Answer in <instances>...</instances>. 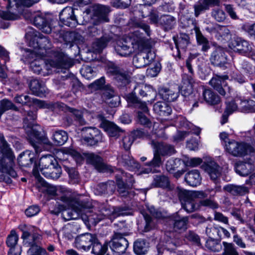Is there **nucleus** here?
Masks as SVG:
<instances>
[{
  "label": "nucleus",
  "instance_id": "72a5a7b5",
  "mask_svg": "<svg viewBox=\"0 0 255 255\" xmlns=\"http://www.w3.org/2000/svg\"><path fill=\"white\" fill-rule=\"evenodd\" d=\"M219 0H200L199 3L195 5V14L197 17L202 11L209 9L210 6L219 5Z\"/></svg>",
  "mask_w": 255,
  "mask_h": 255
},
{
  "label": "nucleus",
  "instance_id": "6e6552de",
  "mask_svg": "<svg viewBox=\"0 0 255 255\" xmlns=\"http://www.w3.org/2000/svg\"><path fill=\"white\" fill-rule=\"evenodd\" d=\"M165 235L164 241L160 242L157 246V255H185L182 252H173L181 244V241L174 236V233L167 232Z\"/></svg>",
  "mask_w": 255,
  "mask_h": 255
},
{
  "label": "nucleus",
  "instance_id": "f3484780",
  "mask_svg": "<svg viewBox=\"0 0 255 255\" xmlns=\"http://www.w3.org/2000/svg\"><path fill=\"white\" fill-rule=\"evenodd\" d=\"M107 73L115 76V78L119 83V86H124L130 83V77L129 75L122 73L115 64L109 62L106 66Z\"/></svg>",
  "mask_w": 255,
  "mask_h": 255
},
{
  "label": "nucleus",
  "instance_id": "6ab92c4d",
  "mask_svg": "<svg viewBox=\"0 0 255 255\" xmlns=\"http://www.w3.org/2000/svg\"><path fill=\"white\" fill-rule=\"evenodd\" d=\"M15 101L19 104L23 105H28L31 106V104L37 106L39 108H45L51 110H53L54 105L51 103H46L44 101L39 100L37 99H31L27 95H19L15 97Z\"/></svg>",
  "mask_w": 255,
  "mask_h": 255
},
{
  "label": "nucleus",
  "instance_id": "ea45409f",
  "mask_svg": "<svg viewBox=\"0 0 255 255\" xmlns=\"http://www.w3.org/2000/svg\"><path fill=\"white\" fill-rule=\"evenodd\" d=\"M237 102L240 103V111L244 113H255V101L237 98Z\"/></svg>",
  "mask_w": 255,
  "mask_h": 255
},
{
  "label": "nucleus",
  "instance_id": "4c0bfd02",
  "mask_svg": "<svg viewBox=\"0 0 255 255\" xmlns=\"http://www.w3.org/2000/svg\"><path fill=\"white\" fill-rule=\"evenodd\" d=\"M29 88L32 93L37 96L42 97L46 92V88L44 84L40 83L37 79L31 81Z\"/></svg>",
  "mask_w": 255,
  "mask_h": 255
},
{
  "label": "nucleus",
  "instance_id": "2eb2a0df",
  "mask_svg": "<svg viewBox=\"0 0 255 255\" xmlns=\"http://www.w3.org/2000/svg\"><path fill=\"white\" fill-rule=\"evenodd\" d=\"M137 31L138 30H137ZM136 30L129 33L128 36H124L118 42V44L115 49L118 54L122 56H127L129 55L132 52H136L133 50L130 38V36Z\"/></svg>",
  "mask_w": 255,
  "mask_h": 255
},
{
  "label": "nucleus",
  "instance_id": "603ef678",
  "mask_svg": "<svg viewBox=\"0 0 255 255\" xmlns=\"http://www.w3.org/2000/svg\"><path fill=\"white\" fill-rule=\"evenodd\" d=\"M93 249L92 253L96 255H104L107 250V245H104L102 246L96 238L94 237V241L93 242Z\"/></svg>",
  "mask_w": 255,
  "mask_h": 255
},
{
  "label": "nucleus",
  "instance_id": "e2e57ef3",
  "mask_svg": "<svg viewBox=\"0 0 255 255\" xmlns=\"http://www.w3.org/2000/svg\"><path fill=\"white\" fill-rule=\"evenodd\" d=\"M153 184L156 187H167L169 185L168 178L165 176H156Z\"/></svg>",
  "mask_w": 255,
  "mask_h": 255
},
{
  "label": "nucleus",
  "instance_id": "09e8293b",
  "mask_svg": "<svg viewBox=\"0 0 255 255\" xmlns=\"http://www.w3.org/2000/svg\"><path fill=\"white\" fill-rule=\"evenodd\" d=\"M53 139L55 144L62 145L67 140L68 135L63 130L56 131L53 134Z\"/></svg>",
  "mask_w": 255,
  "mask_h": 255
},
{
  "label": "nucleus",
  "instance_id": "5701e85b",
  "mask_svg": "<svg viewBox=\"0 0 255 255\" xmlns=\"http://www.w3.org/2000/svg\"><path fill=\"white\" fill-rule=\"evenodd\" d=\"M28 129L27 130V135L31 144L35 148L38 147L37 143L40 144L43 143L44 144H49L50 141L46 138H43L40 136L39 132L37 130L36 127L33 125L30 124L27 125Z\"/></svg>",
  "mask_w": 255,
  "mask_h": 255
},
{
  "label": "nucleus",
  "instance_id": "7ed1b4c3",
  "mask_svg": "<svg viewBox=\"0 0 255 255\" xmlns=\"http://www.w3.org/2000/svg\"><path fill=\"white\" fill-rule=\"evenodd\" d=\"M48 57L40 56L36 53L32 52L30 50H24L23 54V60L25 63L30 64V67L34 73L42 74L45 76L53 72H58L60 69H67L64 67H52L49 66V70L46 68L45 59Z\"/></svg>",
  "mask_w": 255,
  "mask_h": 255
},
{
  "label": "nucleus",
  "instance_id": "9d476101",
  "mask_svg": "<svg viewBox=\"0 0 255 255\" xmlns=\"http://www.w3.org/2000/svg\"><path fill=\"white\" fill-rule=\"evenodd\" d=\"M225 150L230 154L235 157H243L253 152V148H251L250 142L229 140L224 144Z\"/></svg>",
  "mask_w": 255,
  "mask_h": 255
},
{
  "label": "nucleus",
  "instance_id": "dca6fc26",
  "mask_svg": "<svg viewBox=\"0 0 255 255\" xmlns=\"http://www.w3.org/2000/svg\"><path fill=\"white\" fill-rule=\"evenodd\" d=\"M186 67L191 75L184 74L182 77V84L180 87L181 93L184 96L189 95L192 91L193 83L194 82L192 74L193 70L192 68L190 60L188 59L186 62Z\"/></svg>",
  "mask_w": 255,
  "mask_h": 255
},
{
  "label": "nucleus",
  "instance_id": "bf43d9fd",
  "mask_svg": "<svg viewBox=\"0 0 255 255\" xmlns=\"http://www.w3.org/2000/svg\"><path fill=\"white\" fill-rule=\"evenodd\" d=\"M66 171L69 175L70 178L69 182L71 184H77L79 183V176L78 171L74 168H66Z\"/></svg>",
  "mask_w": 255,
  "mask_h": 255
},
{
  "label": "nucleus",
  "instance_id": "4be33fe9",
  "mask_svg": "<svg viewBox=\"0 0 255 255\" xmlns=\"http://www.w3.org/2000/svg\"><path fill=\"white\" fill-rule=\"evenodd\" d=\"M228 79V76L226 75L220 76L215 75L210 81V85L216 90H217L221 95L224 96L226 94V91L228 89L230 92V88L228 87L226 80Z\"/></svg>",
  "mask_w": 255,
  "mask_h": 255
},
{
  "label": "nucleus",
  "instance_id": "0eeeda50",
  "mask_svg": "<svg viewBox=\"0 0 255 255\" xmlns=\"http://www.w3.org/2000/svg\"><path fill=\"white\" fill-rule=\"evenodd\" d=\"M1 151H0V173L9 175L13 178L17 176L13 169L14 156L6 142L1 140Z\"/></svg>",
  "mask_w": 255,
  "mask_h": 255
},
{
  "label": "nucleus",
  "instance_id": "6e6d98bb",
  "mask_svg": "<svg viewBox=\"0 0 255 255\" xmlns=\"http://www.w3.org/2000/svg\"><path fill=\"white\" fill-rule=\"evenodd\" d=\"M121 136H122V140L120 143L121 145H122L126 150L129 149L134 140L133 135H132L131 133H125L123 132V134Z\"/></svg>",
  "mask_w": 255,
  "mask_h": 255
},
{
  "label": "nucleus",
  "instance_id": "c9c22d12",
  "mask_svg": "<svg viewBox=\"0 0 255 255\" xmlns=\"http://www.w3.org/2000/svg\"><path fill=\"white\" fill-rule=\"evenodd\" d=\"M254 165L250 162L239 161L235 166L236 172L242 176L248 175L253 170Z\"/></svg>",
  "mask_w": 255,
  "mask_h": 255
},
{
  "label": "nucleus",
  "instance_id": "a878e982",
  "mask_svg": "<svg viewBox=\"0 0 255 255\" xmlns=\"http://www.w3.org/2000/svg\"><path fill=\"white\" fill-rule=\"evenodd\" d=\"M84 155L87 158L88 161L93 165L99 171L102 172L113 171L112 167L104 163L100 156L93 153L84 154Z\"/></svg>",
  "mask_w": 255,
  "mask_h": 255
},
{
  "label": "nucleus",
  "instance_id": "a18cd8bd",
  "mask_svg": "<svg viewBox=\"0 0 255 255\" xmlns=\"http://www.w3.org/2000/svg\"><path fill=\"white\" fill-rule=\"evenodd\" d=\"M52 170V167H47V168H40L39 171L38 170L36 166H35L33 169V174L34 176L37 179V180L41 182V184L43 186L45 185V183L44 180L40 177L39 172L43 175L45 177L49 178L50 174Z\"/></svg>",
  "mask_w": 255,
  "mask_h": 255
},
{
  "label": "nucleus",
  "instance_id": "de8ad7c7",
  "mask_svg": "<svg viewBox=\"0 0 255 255\" xmlns=\"http://www.w3.org/2000/svg\"><path fill=\"white\" fill-rule=\"evenodd\" d=\"M133 250L137 255H144L148 251V245L143 240H137L134 243Z\"/></svg>",
  "mask_w": 255,
  "mask_h": 255
},
{
  "label": "nucleus",
  "instance_id": "8fccbe9b",
  "mask_svg": "<svg viewBox=\"0 0 255 255\" xmlns=\"http://www.w3.org/2000/svg\"><path fill=\"white\" fill-rule=\"evenodd\" d=\"M194 30L198 43L202 46V50L203 51H207L210 47L208 40L202 35L198 27H195Z\"/></svg>",
  "mask_w": 255,
  "mask_h": 255
},
{
  "label": "nucleus",
  "instance_id": "13d9d810",
  "mask_svg": "<svg viewBox=\"0 0 255 255\" xmlns=\"http://www.w3.org/2000/svg\"><path fill=\"white\" fill-rule=\"evenodd\" d=\"M182 162L186 166L196 167L202 163V160L199 157L190 158L185 156L183 159Z\"/></svg>",
  "mask_w": 255,
  "mask_h": 255
},
{
  "label": "nucleus",
  "instance_id": "69168bd1",
  "mask_svg": "<svg viewBox=\"0 0 255 255\" xmlns=\"http://www.w3.org/2000/svg\"><path fill=\"white\" fill-rule=\"evenodd\" d=\"M206 247L210 251L218 252L221 249V246L215 239L209 238L206 243Z\"/></svg>",
  "mask_w": 255,
  "mask_h": 255
},
{
  "label": "nucleus",
  "instance_id": "338daca9",
  "mask_svg": "<svg viewBox=\"0 0 255 255\" xmlns=\"http://www.w3.org/2000/svg\"><path fill=\"white\" fill-rule=\"evenodd\" d=\"M212 15L218 22L223 21L226 17V13L224 10L219 8H216L213 10Z\"/></svg>",
  "mask_w": 255,
  "mask_h": 255
},
{
  "label": "nucleus",
  "instance_id": "39448f33",
  "mask_svg": "<svg viewBox=\"0 0 255 255\" xmlns=\"http://www.w3.org/2000/svg\"><path fill=\"white\" fill-rule=\"evenodd\" d=\"M130 38L134 51L144 55L146 62L149 64L155 58V53L150 41L139 31H135Z\"/></svg>",
  "mask_w": 255,
  "mask_h": 255
},
{
  "label": "nucleus",
  "instance_id": "7c9ffc66",
  "mask_svg": "<svg viewBox=\"0 0 255 255\" xmlns=\"http://www.w3.org/2000/svg\"><path fill=\"white\" fill-rule=\"evenodd\" d=\"M111 37L107 34L99 38H96L92 45V50L94 53H101L110 41Z\"/></svg>",
  "mask_w": 255,
  "mask_h": 255
},
{
  "label": "nucleus",
  "instance_id": "f03ea898",
  "mask_svg": "<svg viewBox=\"0 0 255 255\" xmlns=\"http://www.w3.org/2000/svg\"><path fill=\"white\" fill-rule=\"evenodd\" d=\"M22 232L23 244L30 247L27 251L28 255H48L45 249L40 248L38 243L41 239V231L31 225H21L19 226Z\"/></svg>",
  "mask_w": 255,
  "mask_h": 255
},
{
  "label": "nucleus",
  "instance_id": "58836bf2",
  "mask_svg": "<svg viewBox=\"0 0 255 255\" xmlns=\"http://www.w3.org/2000/svg\"><path fill=\"white\" fill-rule=\"evenodd\" d=\"M224 190L233 195H243L249 192V189L244 185L228 184L223 188Z\"/></svg>",
  "mask_w": 255,
  "mask_h": 255
},
{
  "label": "nucleus",
  "instance_id": "bb28decb",
  "mask_svg": "<svg viewBox=\"0 0 255 255\" xmlns=\"http://www.w3.org/2000/svg\"><path fill=\"white\" fill-rule=\"evenodd\" d=\"M202 168L214 181L217 180L221 175V167L213 160H210L205 162L202 165Z\"/></svg>",
  "mask_w": 255,
  "mask_h": 255
},
{
  "label": "nucleus",
  "instance_id": "4d7b16f0",
  "mask_svg": "<svg viewBox=\"0 0 255 255\" xmlns=\"http://www.w3.org/2000/svg\"><path fill=\"white\" fill-rule=\"evenodd\" d=\"M237 98H240L237 97L234 100L226 103V113L231 115L236 111H240V103L237 102Z\"/></svg>",
  "mask_w": 255,
  "mask_h": 255
},
{
  "label": "nucleus",
  "instance_id": "0e129e2a",
  "mask_svg": "<svg viewBox=\"0 0 255 255\" xmlns=\"http://www.w3.org/2000/svg\"><path fill=\"white\" fill-rule=\"evenodd\" d=\"M219 228L220 227H216L212 225H210L207 227L206 233L209 237V238L214 239L217 237L219 238Z\"/></svg>",
  "mask_w": 255,
  "mask_h": 255
},
{
  "label": "nucleus",
  "instance_id": "f257e3e1",
  "mask_svg": "<svg viewBox=\"0 0 255 255\" xmlns=\"http://www.w3.org/2000/svg\"><path fill=\"white\" fill-rule=\"evenodd\" d=\"M33 39H30L29 46L33 49H27L32 52L40 56L48 57L45 59L46 68L49 70V66L52 67L69 68L73 65L72 59L69 57L61 50H51V42L47 37L40 35L37 36V32L34 33Z\"/></svg>",
  "mask_w": 255,
  "mask_h": 255
},
{
  "label": "nucleus",
  "instance_id": "1a4fd4ad",
  "mask_svg": "<svg viewBox=\"0 0 255 255\" xmlns=\"http://www.w3.org/2000/svg\"><path fill=\"white\" fill-rule=\"evenodd\" d=\"M46 187L47 193L50 196H55L61 194L60 200L63 202V204L59 205L58 211L54 212L55 213L66 210L67 206L68 208L72 206L73 203L75 202V201L72 199L71 191L66 187L63 186H54L48 185L46 186Z\"/></svg>",
  "mask_w": 255,
  "mask_h": 255
},
{
  "label": "nucleus",
  "instance_id": "cd10ccee",
  "mask_svg": "<svg viewBox=\"0 0 255 255\" xmlns=\"http://www.w3.org/2000/svg\"><path fill=\"white\" fill-rule=\"evenodd\" d=\"M92 10L93 13L92 19L94 20H97L99 21L105 22L108 21L107 15L110 11L108 7L103 5L96 4L92 7Z\"/></svg>",
  "mask_w": 255,
  "mask_h": 255
},
{
  "label": "nucleus",
  "instance_id": "37998d69",
  "mask_svg": "<svg viewBox=\"0 0 255 255\" xmlns=\"http://www.w3.org/2000/svg\"><path fill=\"white\" fill-rule=\"evenodd\" d=\"M70 155L75 160L77 163H80L83 160V156L78 152L70 148H63L58 151L57 155L60 157L62 155Z\"/></svg>",
  "mask_w": 255,
  "mask_h": 255
},
{
  "label": "nucleus",
  "instance_id": "f704fd0d",
  "mask_svg": "<svg viewBox=\"0 0 255 255\" xmlns=\"http://www.w3.org/2000/svg\"><path fill=\"white\" fill-rule=\"evenodd\" d=\"M178 88H162L160 91V95L162 99L167 102H171L177 99L179 96ZM180 91L181 92L180 90Z\"/></svg>",
  "mask_w": 255,
  "mask_h": 255
},
{
  "label": "nucleus",
  "instance_id": "5fc2aeb1",
  "mask_svg": "<svg viewBox=\"0 0 255 255\" xmlns=\"http://www.w3.org/2000/svg\"><path fill=\"white\" fill-rule=\"evenodd\" d=\"M176 193L178 196L181 203L193 198V192L177 187Z\"/></svg>",
  "mask_w": 255,
  "mask_h": 255
},
{
  "label": "nucleus",
  "instance_id": "aec40b11",
  "mask_svg": "<svg viewBox=\"0 0 255 255\" xmlns=\"http://www.w3.org/2000/svg\"><path fill=\"white\" fill-rule=\"evenodd\" d=\"M72 199L75 201L73 203L72 206L68 208L66 207L65 212L68 215L67 220L76 219L78 218L80 215L86 213L87 206L83 202L78 201L73 198ZM89 208V206H88Z\"/></svg>",
  "mask_w": 255,
  "mask_h": 255
},
{
  "label": "nucleus",
  "instance_id": "052dcab7",
  "mask_svg": "<svg viewBox=\"0 0 255 255\" xmlns=\"http://www.w3.org/2000/svg\"><path fill=\"white\" fill-rule=\"evenodd\" d=\"M181 160L179 158H171L167 160L166 163V170L172 172L177 168L181 164Z\"/></svg>",
  "mask_w": 255,
  "mask_h": 255
},
{
  "label": "nucleus",
  "instance_id": "79ce46f5",
  "mask_svg": "<svg viewBox=\"0 0 255 255\" xmlns=\"http://www.w3.org/2000/svg\"><path fill=\"white\" fill-rule=\"evenodd\" d=\"M64 41L66 43H75L80 44L83 42V36L75 31L66 32L63 37Z\"/></svg>",
  "mask_w": 255,
  "mask_h": 255
},
{
  "label": "nucleus",
  "instance_id": "f8f14e48",
  "mask_svg": "<svg viewBox=\"0 0 255 255\" xmlns=\"http://www.w3.org/2000/svg\"><path fill=\"white\" fill-rule=\"evenodd\" d=\"M125 234L115 233L112 241L110 243V246L113 252L117 255H121L126 253L128 246V241L124 237Z\"/></svg>",
  "mask_w": 255,
  "mask_h": 255
},
{
  "label": "nucleus",
  "instance_id": "2f4dec72",
  "mask_svg": "<svg viewBox=\"0 0 255 255\" xmlns=\"http://www.w3.org/2000/svg\"><path fill=\"white\" fill-rule=\"evenodd\" d=\"M210 60L215 66L222 67L227 63V58L224 50L218 48L212 54Z\"/></svg>",
  "mask_w": 255,
  "mask_h": 255
},
{
  "label": "nucleus",
  "instance_id": "a19ab883",
  "mask_svg": "<svg viewBox=\"0 0 255 255\" xmlns=\"http://www.w3.org/2000/svg\"><path fill=\"white\" fill-rule=\"evenodd\" d=\"M153 110L155 113L161 116H167L172 111L171 107L167 103L161 102H157L154 105Z\"/></svg>",
  "mask_w": 255,
  "mask_h": 255
},
{
  "label": "nucleus",
  "instance_id": "680f3d73",
  "mask_svg": "<svg viewBox=\"0 0 255 255\" xmlns=\"http://www.w3.org/2000/svg\"><path fill=\"white\" fill-rule=\"evenodd\" d=\"M133 64L137 68H140L148 65L144 59V55L141 53L133 57Z\"/></svg>",
  "mask_w": 255,
  "mask_h": 255
},
{
  "label": "nucleus",
  "instance_id": "c03bdc74",
  "mask_svg": "<svg viewBox=\"0 0 255 255\" xmlns=\"http://www.w3.org/2000/svg\"><path fill=\"white\" fill-rule=\"evenodd\" d=\"M203 97L206 102L210 105H215L220 102V97L210 89H206L203 91Z\"/></svg>",
  "mask_w": 255,
  "mask_h": 255
},
{
  "label": "nucleus",
  "instance_id": "e433bc0d",
  "mask_svg": "<svg viewBox=\"0 0 255 255\" xmlns=\"http://www.w3.org/2000/svg\"><path fill=\"white\" fill-rule=\"evenodd\" d=\"M185 180L190 186L195 187L200 184L201 177L198 170H192L185 175Z\"/></svg>",
  "mask_w": 255,
  "mask_h": 255
},
{
  "label": "nucleus",
  "instance_id": "9b49d317",
  "mask_svg": "<svg viewBox=\"0 0 255 255\" xmlns=\"http://www.w3.org/2000/svg\"><path fill=\"white\" fill-rule=\"evenodd\" d=\"M99 215L93 214L87 215V220L92 224H96L105 217L108 218L112 222L115 218L125 214L123 209L120 207L107 206L103 207Z\"/></svg>",
  "mask_w": 255,
  "mask_h": 255
},
{
  "label": "nucleus",
  "instance_id": "ddd939ff",
  "mask_svg": "<svg viewBox=\"0 0 255 255\" xmlns=\"http://www.w3.org/2000/svg\"><path fill=\"white\" fill-rule=\"evenodd\" d=\"M82 142L88 145H94L102 139L100 131L95 128L85 127L82 128Z\"/></svg>",
  "mask_w": 255,
  "mask_h": 255
},
{
  "label": "nucleus",
  "instance_id": "393cba45",
  "mask_svg": "<svg viewBox=\"0 0 255 255\" xmlns=\"http://www.w3.org/2000/svg\"><path fill=\"white\" fill-rule=\"evenodd\" d=\"M132 84L134 85V91L140 96L142 97L147 96L152 97L150 100L147 101L148 103L151 104L154 101L156 96V92L151 86L143 84H136L134 83Z\"/></svg>",
  "mask_w": 255,
  "mask_h": 255
},
{
  "label": "nucleus",
  "instance_id": "412c9836",
  "mask_svg": "<svg viewBox=\"0 0 255 255\" xmlns=\"http://www.w3.org/2000/svg\"><path fill=\"white\" fill-rule=\"evenodd\" d=\"M95 235L90 233L81 234L75 240V247L78 250L88 251L94 241Z\"/></svg>",
  "mask_w": 255,
  "mask_h": 255
},
{
  "label": "nucleus",
  "instance_id": "c85d7f7f",
  "mask_svg": "<svg viewBox=\"0 0 255 255\" xmlns=\"http://www.w3.org/2000/svg\"><path fill=\"white\" fill-rule=\"evenodd\" d=\"M101 127L107 132L111 137L117 138L123 134V131H121L116 125L103 118L101 119Z\"/></svg>",
  "mask_w": 255,
  "mask_h": 255
},
{
  "label": "nucleus",
  "instance_id": "b1692460",
  "mask_svg": "<svg viewBox=\"0 0 255 255\" xmlns=\"http://www.w3.org/2000/svg\"><path fill=\"white\" fill-rule=\"evenodd\" d=\"M206 30L216 37L219 40H227L230 38L231 33L227 26L215 24L212 27H207Z\"/></svg>",
  "mask_w": 255,
  "mask_h": 255
},
{
  "label": "nucleus",
  "instance_id": "49530a36",
  "mask_svg": "<svg viewBox=\"0 0 255 255\" xmlns=\"http://www.w3.org/2000/svg\"><path fill=\"white\" fill-rule=\"evenodd\" d=\"M188 219L187 217L180 218L175 217L174 222V230L175 232H182L187 229Z\"/></svg>",
  "mask_w": 255,
  "mask_h": 255
},
{
  "label": "nucleus",
  "instance_id": "a211bd4d",
  "mask_svg": "<svg viewBox=\"0 0 255 255\" xmlns=\"http://www.w3.org/2000/svg\"><path fill=\"white\" fill-rule=\"evenodd\" d=\"M59 18L64 25L69 27H74L79 24L74 9L70 6L63 9L60 13Z\"/></svg>",
  "mask_w": 255,
  "mask_h": 255
},
{
  "label": "nucleus",
  "instance_id": "774afa93",
  "mask_svg": "<svg viewBox=\"0 0 255 255\" xmlns=\"http://www.w3.org/2000/svg\"><path fill=\"white\" fill-rule=\"evenodd\" d=\"M223 245L224 247L223 255H239L233 244L224 242Z\"/></svg>",
  "mask_w": 255,
  "mask_h": 255
},
{
  "label": "nucleus",
  "instance_id": "423d86ee",
  "mask_svg": "<svg viewBox=\"0 0 255 255\" xmlns=\"http://www.w3.org/2000/svg\"><path fill=\"white\" fill-rule=\"evenodd\" d=\"M151 145L154 149V157L152 160L147 164V168L143 170L142 173H149L150 172H156V167H159L161 164V159L160 155L171 154L174 152L173 147L170 145L164 144L158 141L152 140Z\"/></svg>",
  "mask_w": 255,
  "mask_h": 255
},
{
  "label": "nucleus",
  "instance_id": "20e7f679",
  "mask_svg": "<svg viewBox=\"0 0 255 255\" xmlns=\"http://www.w3.org/2000/svg\"><path fill=\"white\" fill-rule=\"evenodd\" d=\"M40 0H0L1 7L6 8L8 11L0 10V17L3 19L15 20L19 14L22 13V6L29 7L39 1Z\"/></svg>",
  "mask_w": 255,
  "mask_h": 255
},
{
  "label": "nucleus",
  "instance_id": "c756f323",
  "mask_svg": "<svg viewBox=\"0 0 255 255\" xmlns=\"http://www.w3.org/2000/svg\"><path fill=\"white\" fill-rule=\"evenodd\" d=\"M35 26L41 29L43 32L49 33L52 28L49 22L44 16L37 12L32 22Z\"/></svg>",
  "mask_w": 255,
  "mask_h": 255
},
{
  "label": "nucleus",
  "instance_id": "473e14b6",
  "mask_svg": "<svg viewBox=\"0 0 255 255\" xmlns=\"http://www.w3.org/2000/svg\"><path fill=\"white\" fill-rule=\"evenodd\" d=\"M163 128H164L163 125H160V129L158 131V132L155 131L154 132H152L151 134H148L145 129H137L134 130L131 133V134L133 135V137L134 139L135 138H143L145 137H148L151 139V143L152 141L154 140L157 137H159L161 136V134L163 133Z\"/></svg>",
  "mask_w": 255,
  "mask_h": 255
},
{
  "label": "nucleus",
  "instance_id": "4468645a",
  "mask_svg": "<svg viewBox=\"0 0 255 255\" xmlns=\"http://www.w3.org/2000/svg\"><path fill=\"white\" fill-rule=\"evenodd\" d=\"M229 46L234 51L238 52L241 54L249 57L254 50L252 44H250L248 41L240 38L232 40Z\"/></svg>",
  "mask_w": 255,
  "mask_h": 255
},
{
  "label": "nucleus",
  "instance_id": "3c124183",
  "mask_svg": "<svg viewBox=\"0 0 255 255\" xmlns=\"http://www.w3.org/2000/svg\"><path fill=\"white\" fill-rule=\"evenodd\" d=\"M57 162L53 156L47 154L42 156L39 160V168L52 167Z\"/></svg>",
  "mask_w": 255,
  "mask_h": 255
},
{
  "label": "nucleus",
  "instance_id": "864d4df0",
  "mask_svg": "<svg viewBox=\"0 0 255 255\" xmlns=\"http://www.w3.org/2000/svg\"><path fill=\"white\" fill-rule=\"evenodd\" d=\"M159 24L163 25L165 29H170L175 24V19L170 15H164L159 18Z\"/></svg>",
  "mask_w": 255,
  "mask_h": 255
}]
</instances>
